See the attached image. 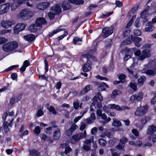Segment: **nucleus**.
<instances>
[{"label":"nucleus","instance_id":"f257e3e1","mask_svg":"<svg viewBox=\"0 0 156 156\" xmlns=\"http://www.w3.org/2000/svg\"><path fill=\"white\" fill-rule=\"evenodd\" d=\"M89 55H84L82 56V58H86L87 60L86 63L83 66V70L85 72L89 71L91 69V62L89 59H92L94 61H96V58L94 57L93 56H89Z\"/></svg>","mask_w":156,"mask_h":156},{"label":"nucleus","instance_id":"f03ea898","mask_svg":"<svg viewBox=\"0 0 156 156\" xmlns=\"http://www.w3.org/2000/svg\"><path fill=\"white\" fill-rule=\"evenodd\" d=\"M18 44L16 41L8 42L2 46L3 50L6 52H11L14 51L18 47Z\"/></svg>","mask_w":156,"mask_h":156},{"label":"nucleus","instance_id":"7ed1b4c3","mask_svg":"<svg viewBox=\"0 0 156 156\" xmlns=\"http://www.w3.org/2000/svg\"><path fill=\"white\" fill-rule=\"evenodd\" d=\"M86 132L84 131L83 133H79L72 136L70 139V143L73 144H75L81 139L85 138L86 136Z\"/></svg>","mask_w":156,"mask_h":156},{"label":"nucleus","instance_id":"20e7f679","mask_svg":"<svg viewBox=\"0 0 156 156\" xmlns=\"http://www.w3.org/2000/svg\"><path fill=\"white\" fill-rule=\"evenodd\" d=\"M30 12L27 9H24L18 14L17 18L18 19L22 18L23 20H26L30 17Z\"/></svg>","mask_w":156,"mask_h":156},{"label":"nucleus","instance_id":"39448f33","mask_svg":"<svg viewBox=\"0 0 156 156\" xmlns=\"http://www.w3.org/2000/svg\"><path fill=\"white\" fill-rule=\"evenodd\" d=\"M114 27L111 26L110 27H106L103 29L102 34L104 38H105L111 34L113 33Z\"/></svg>","mask_w":156,"mask_h":156},{"label":"nucleus","instance_id":"423d86ee","mask_svg":"<svg viewBox=\"0 0 156 156\" xmlns=\"http://www.w3.org/2000/svg\"><path fill=\"white\" fill-rule=\"evenodd\" d=\"M148 108V106L146 105L138 107L136 112L135 114L136 115L138 116L143 115L147 112Z\"/></svg>","mask_w":156,"mask_h":156},{"label":"nucleus","instance_id":"0eeeda50","mask_svg":"<svg viewBox=\"0 0 156 156\" xmlns=\"http://www.w3.org/2000/svg\"><path fill=\"white\" fill-rule=\"evenodd\" d=\"M108 107L110 109H115L116 110L119 111L124 110L125 109H129V108L128 107L123 106L120 107L118 105L114 104L108 105Z\"/></svg>","mask_w":156,"mask_h":156},{"label":"nucleus","instance_id":"6e6552de","mask_svg":"<svg viewBox=\"0 0 156 156\" xmlns=\"http://www.w3.org/2000/svg\"><path fill=\"white\" fill-rule=\"evenodd\" d=\"M14 22L12 21L9 20H3L1 23V26L6 29H8L11 27L12 25H14Z\"/></svg>","mask_w":156,"mask_h":156},{"label":"nucleus","instance_id":"1a4fd4ad","mask_svg":"<svg viewBox=\"0 0 156 156\" xmlns=\"http://www.w3.org/2000/svg\"><path fill=\"white\" fill-rule=\"evenodd\" d=\"M151 56L150 50L145 49L142 51L141 55L140 56L138 59L142 61L145 58L150 57Z\"/></svg>","mask_w":156,"mask_h":156},{"label":"nucleus","instance_id":"9d476101","mask_svg":"<svg viewBox=\"0 0 156 156\" xmlns=\"http://www.w3.org/2000/svg\"><path fill=\"white\" fill-rule=\"evenodd\" d=\"M10 4H3L0 6V14L6 13L9 9Z\"/></svg>","mask_w":156,"mask_h":156},{"label":"nucleus","instance_id":"9b49d317","mask_svg":"<svg viewBox=\"0 0 156 156\" xmlns=\"http://www.w3.org/2000/svg\"><path fill=\"white\" fill-rule=\"evenodd\" d=\"M25 27V25L24 23L18 24L14 28V33L16 34H17L19 31L23 30Z\"/></svg>","mask_w":156,"mask_h":156},{"label":"nucleus","instance_id":"f8f14e48","mask_svg":"<svg viewBox=\"0 0 156 156\" xmlns=\"http://www.w3.org/2000/svg\"><path fill=\"white\" fill-rule=\"evenodd\" d=\"M143 96V93L142 92H140L139 94L132 95L130 97V99L132 101L136 100L138 101H140L142 100Z\"/></svg>","mask_w":156,"mask_h":156},{"label":"nucleus","instance_id":"ddd939ff","mask_svg":"<svg viewBox=\"0 0 156 156\" xmlns=\"http://www.w3.org/2000/svg\"><path fill=\"white\" fill-rule=\"evenodd\" d=\"M46 23L47 22L45 19L41 17L36 20L35 23L37 27H41L42 25H45Z\"/></svg>","mask_w":156,"mask_h":156},{"label":"nucleus","instance_id":"4468645a","mask_svg":"<svg viewBox=\"0 0 156 156\" xmlns=\"http://www.w3.org/2000/svg\"><path fill=\"white\" fill-rule=\"evenodd\" d=\"M60 5L58 4L55 6L53 7L51 9V11L55 14H59L61 12V9L60 6Z\"/></svg>","mask_w":156,"mask_h":156},{"label":"nucleus","instance_id":"2eb2a0df","mask_svg":"<svg viewBox=\"0 0 156 156\" xmlns=\"http://www.w3.org/2000/svg\"><path fill=\"white\" fill-rule=\"evenodd\" d=\"M96 84L98 85V89L99 91L105 90L106 87L109 88L108 86L104 82L98 83L96 82Z\"/></svg>","mask_w":156,"mask_h":156},{"label":"nucleus","instance_id":"dca6fc26","mask_svg":"<svg viewBox=\"0 0 156 156\" xmlns=\"http://www.w3.org/2000/svg\"><path fill=\"white\" fill-rule=\"evenodd\" d=\"M49 3L48 2H45L40 3L37 5V8L39 10H43L46 9L49 5Z\"/></svg>","mask_w":156,"mask_h":156},{"label":"nucleus","instance_id":"f3484780","mask_svg":"<svg viewBox=\"0 0 156 156\" xmlns=\"http://www.w3.org/2000/svg\"><path fill=\"white\" fill-rule=\"evenodd\" d=\"M92 86L91 85H87L83 89L81 90L80 95H83L87 93L89 90L92 89Z\"/></svg>","mask_w":156,"mask_h":156},{"label":"nucleus","instance_id":"a211bd4d","mask_svg":"<svg viewBox=\"0 0 156 156\" xmlns=\"http://www.w3.org/2000/svg\"><path fill=\"white\" fill-rule=\"evenodd\" d=\"M61 136L60 130L59 129H58L54 132L53 136L54 139L58 140L60 138Z\"/></svg>","mask_w":156,"mask_h":156},{"label":"nucleus","instance_id":"6ab92c4d","mask_svg":"<svg viewBox=\"0 0 156 156\" xmlns=\"http://www.w3.org/2000/svg\"><path fill=\"white\" fill-rule=\"evenodd\" d=\"M156 131V127L153 125L148 126L147 131V133L151 134Z\"/></svg>","mask_w":156,"mask_h":156},{"label":"nucleus","instance_id":"aec40b11","mask_svg":"<svg viewBox=\"0 0 156 156\" xmlns=\"http://www.w3.org/2000/svg\"><path fill=\"white\" fill-rule=\"evenodd\" d=\"M24 38L26 41L31 42L34 40L35 36L33 34L27 35L24 36Z\"/></svg>","mask_w":156,"mask_h":156},{"label":"nucleus","instance_id":"412c9836","mask_svg":"<svg viewBox=\"0 0 156 156\" xmlns=\"http://www.w3.org/2000/svg\"><path fill=\"white\" fill-rule=\"evenodd\" d=\"M149 7H147L145 8L142 12L140 13V17L143 19H145L147 15L148 9Z\"/></svg>","mask_w":156,"mask_h":156},{"label":"nucleus","instance_id":"4be33fe9","mask_svg":"<svg viewBox=\"0 0 156 156\" xmlns=\"http://www.w3.org/2000/svg\"><path fill=\"white\" fill-rule=\"evenodd\" d=\"M62 5L64 10H68L71 8L69 3L67 1H64L62 3Z\"/></svg>","mask_w":156,"mask_h":156},{"label":"nucleus","instance_id":"5701e85b","mask_svg":"<svg viewBox=\"0 0 156 156\" xmlns=\"http://www.w3.org/2000/svg\"><path fill=\"white\" fill-rule=\"evenodd\" d=\"M142 73H145L147 75L149 76H155L156 74V73H155L154 71L151 69H149L146 71L144 70H142Z\"/></svg>","mask_w":156,"mask_h":156},{"label":"nucleus","instance_id":"b1692460","mask_svg":"<svg viewBox=\"0 0 156 156\" xmlns=\"http://www.w3.org/2000/svg\"><path fill=\"white\" fill-rule=\"evenodd\" d=\"M113 122L112 123V126L119 127L121 126L122 123L119 120H117L116 119H113Z\"/></svg>","mask_w":156,"mask_h":156},{"label":"nucleus","instance_id":"393cba45","mask_svg":"<svg viewBox=\"0 0 156 156\" xmlns=\"http://www.w3.org/2000/svg\"><path fill=\"white\" fill-rule=\"evenodd\" d=\"M142 41V39L140 37H135L133 40L136 46L139 47L140 46V44L139 42Z\"/></svg>","mask_w":156,"mask_h":156},{"label":"nucleus","instance_id":"a878e982","mask_svg":"<svg viewBox=\"0 0 156 156\" xmlns=\"http://www.w3.org/2000/svg\"><path fill=\"white\" fill-rule=\"evenodd\" d=\"M146 80V78L144 76H142L138 79V84L140 86L143 85L144 83Z\"/></svg>","mask_w":156,"mask_h":156},{"label":"nucleus","instance_id":"bb28decb","mask_svg":"<svg viewBox=\"0 0 156 156\" xmlns=\"http://www.w3.org/2000/svg\"><path fill=\"white\" fill-rule=\"evenodd\" d=\"M121 94V92L120 91L117 90H114L111 95V97L112 98H115L117 95H120Z\"/></svg>","mask_w":156,"mask_h":156},{"label":"nucleus","instance_id":"cd10ccee","mask_svg":"<svg viewBox=\"0 0 156 156\" xmlns=\"http://www.w3.org/2000/svg\"><path fill=\"white\" fill-rule=\"evenodd\" d=\"M30 154L31 156H39L40 153L35 150H32L30 151Z\"/></svg>","mask_w":156,"mask_h":156},{"label":"nucleus","instance_id":"c85d7f7f","mask_svg":"<svg viewBox=\"0 0 156 156\" xmlns=\"http://www.w3.org/2000/svg\"><path fill=\"white\" fill-rule=\"evenodd\" d=\"M64 30V29H63L61 28L60 27H59L58 29L54 30L52 32L50 33L49 36L50 37H51L57 33Z\"/></svg>","mask_w":156,"mask_h":156},{"label":"nucleus","instance_id":"c756f323","mask_svg":"<svg viewBox=\"0 0 156 156\" xmlns=\"http://www.w3.org/2000/svg\"><path fill=\"white\" fill-rule=\"evenodd\" d=\"M132 42V38L129 37L127 38L126 40L123 42H122L121 45H125L129 44L131 43Z\"/></svg>","mask_w":156,"mask_h":156},{"label":"nucleus","instance_id":"7c9ffc66","mask_svg":"<svg viewBox=\"0 0 156 156\" xmlns=\"http://www.w3.org/2000/svg\"><path fill=\"white\" fill-rule=\"evenodd\" d=\"M69 1L71 3L76 5L82 4L84 3V1L83 0H69Z\"/></svg>","mask_w":156,"mask_h":156},{"label":"nucleus","instance_id":"2f4dec72","mask_svg":"<svg viewBox=\"0 0 156 156\" xmlns=\"http://www.w3.org/2000/svg\"><path fill=\"white\" fill-rule=\"evenodd\" d=\"M101 116L103 119L105 120L104 121V123H107L111 120V119L109 117L107 119H106L107 118V115L105 113L102 114L101 115Z\"/></svg>","mask_w":156,"mask_h":156},{"label":"nucleus","instance_id":"473e14b6","mask_svg":"<svg viewBox=\"0 0 156 156\" xmlns=\"http://www.w3.org/2000/svg\"><path fill=\"white\" fill-rule=\"evenodd\" d=\"M36 23L33 24L31 25L30 27L29 30H30L32 32H36L37 30V27Z\"/></svg>","mask_w":156,"mask_h":156},{"label":"nucleus","instance_id":"72a5a7b5","mask_svg":"<svg viewBox=\"0 0 156 156\" xmlns=\"http://www.w3.org/2000/svg\"><path fill=\"white\" fill-rule=\"evenodd\" d=\"M9 123L7 122H5L3 124L2 126L3 127L4 131L6 133H7L9 130L8 128Z\"/></svg>","mask_w":156,"mask_h":156},{"label":"nucleus","instance_id":"f704fd0d","mask_svg":"<svg viewBox=\"0 0 156 156\" xmlns=\"http://www.w3.org/2000/svg\"><path fill=\"white\" fill-rule=\"evenodd\" d=\"M73 105L75 109H78L79 107V101L78 100H76L73 102Z\"/></svg>","mask_w":156,"mask_h":156},{"label":"nucleus","instance_id":"c9c22d12","mask_svg":"<svg viewBox=\"0 0 156 156\" xmlns=\"http://www.w3.org/2000/svg\"><path fill=\"white\" fill-rule=\"evenodd\" d=\"M98 143L101 145L104 146H105L107 142L105 139H100L99 140Z\"/></svg>","mask_w":156,"mask_h":156},{"label":"nucleus","instance_id":"e433bc0d","mask_svg":"<svg viewBox=\"0 0 156 156\" xmlns=\"http://www.w3.org/2000/svg\"><path fill=\"white\" fill-rule=\"evenodd\" d=\"M94 140L93 137L90 138L89 139H87L84 141L85 144L86 145H90L91 143Z\"/></svg>","mask_w":156,"mask_h":156},{"label":"nucleus","instance_id":"4c0bfd02","mask_svg":"<svg viewBox=\"0 0 156 156\" xmlns=\"http://www.w3.org/2000/svg\"><path fill=\"white\" fill-rule=\"evenodd\" d=\"M130 32V30L129 29H126L123 31V34L124 36L126 37L128 36Z\"/></svg>","mask_w":156,"mask_h":156},{"label":"nucleus","instance_id":"58836bf2","mask_svg":"<svg viewBox=\"0 0 156 156\" xmlns=\"http://www.w3.org/2000/svg\"><path fill=\"white\" fill-rule=\"evenodd\" d=\"M47 108L49 110V112H52L53 114L54 115L56 114V112L55 110V108L54 107L50 106V107H48Z\"/></svg>","mask_w":156,"mask_h":156},{"label":"nucleus","instance_id":"ea45409f","mask_svg":"<svg viewBox=\"0 0 156 156\" xmlns=\"http://www.w3.org/2000/svg\"><path fill=\"white\" fill-rule=\"evenodd\" d=\"M154 29L153 26H150L145 28L144 31L147 32H151L153 31Z\"/></svg>","mask_w":156,"mask_h":156},{"label":"nucleus","instance_id":"a19ab883","mask_svg":"<svg viewBox=\"0 0 156 156\" xmlns=\"http://www.w3.org/2000/svg\"><path fill=\"white\" fill-rule=\"evenodd\" d=\"M149 139L150 140H152L153 142L155 143L156 142V135L155 134L151 135L150 137H149Z\"/></svg>","mask_w":156,"mask_h":156},{"label":"nucleus","instance_id":"79ce46f5","mask_svg":"<svg viewBox=\"0 0 156 156\" xmlns=\"http://www.w3.org/2000/svg\"><path fill=\"white\" fill-rule=\"evenodd\" d=\"M126 77V76L124 74H122L119 76V79L120 80L121 82L123 83Z\"/></svg>","mask_w":156,"mask_h":156},{"label":"nucleus","instance_id":"37998d69","mask_svg":"<svg viewBox=\"0 0 156 156\" xmlns=\"http://www.w3.org/2000/svg\"><path fill=\"white\" fill-rule=\"evenodd\" d=\"M74 44H76L77 43L80 41H82V38H79L78 37H76L73 39Z\"/></svg>","mask_w":156,"mask_h":156},{"label":"nucleus","instance_id":"c03bdc74","mask_svg":"<svg viewBox=\"0 0 156 156\" xmlns=\"http://www.w3.org/2000/svg\"><path fill=\"white\" fill-rule=\"evenodd\" d=\"M34 132L37 134H40L41 132L40 127L38 126H36L34 129Z\"/></svg>","mask_w":156,"mask_h":156},{"label":"nucleus","instance_id":"a18cd8bd","mask_svg":"<svg viewBox=\"0 0 156 156\" xmlns=\"http://www.w3.org/2000/svg\"><path fill=\"white\" fill-rule=\"evenodd\" d=\"M135 125L137 128H138L140 130H141L144 126L140 122H138L137 123L135 124Z\"/></svg>","mask_w":156,"mask_h":156},{"label":"nucleus","instance_id":"49530a36","mask_svg":"<svg viewBox=\"0 0 156 156\" xmlns=\"http://www.w3.org/2000/svg\"><path fill=\"white\" fill-rule=\"evenodd\" d=\"M18 67V65H14L12 66L9 67L8 68H7L6 69L4 70V72H8L9 71H10V70H11L12 69H13L16 68Z\"/></svg>","mask_w":156,"mask_h":156},{"label":"nucleus","instance_id":"de8ad7c7","mask_svg":"<svg viewBox=\"0 0 156 156\" xmlns=\"http://www.w3.org/2000/svg\"><path fill=\"white\" fill-rule=\"evenodd\" d=\"M8 41L7 39L2 37H0V44H2L7 42Z\"/></svg>","mask_w":156,"mask_h":156},{"label":"nucleus","instance_id":"09e8293b","mask_svg":"<svg viewBox=\"0 0 156 156\" xmlns=\"http://www.w3.org/2000/svg\"><path fill=\"white\" fill-rule=\"evenodd\" d=\"M83 148L86 151H88L90 150V147L88 145L83 144Z\"/></svg>","mask_w":156,"mask_h":156},{"label":"nucleus","instance_id":"8fccbe9b","mask_svg":"<svg viewBox=\"0 0 156 156\" xmlns=\"http://www.w3.org/2000/svg\"><path fill=\"white\" fill-rule=\"evenodd\" d=\"M78 126L75 123L72 124L71 127L70 128L73 132L75 131L78 128Z\"/></svg>","mask_w":156,"mask_h":156},{"label":"nucleus","instance_id":"3c124183","mask_svg":"<svg viewBox=\"0 0 156 156\" xmlns=\"http://www.w3.org/2000/svg\"><path fill=\"white\" fill-rule=\"evenodd\" d=\"M120 142L122 144H125L128 141L127 138L125 137H123L120 140Z\"/></svg>","mask_w":156,"mask_h":156},{"label":"nucleus","instance_id":"603ef678","mask_svg":"<svg viewBox=\"0 0 156 156\" xmlns=\"http://www.w3.org/2000/svg\"><path fill=\"white\" fill-rule=\"evenodd\" d=\"M40 137L41 139L44 140L49 141L48 137L44 134H41L40 135Z\"/></svg>","mask_w":156,"mask_h":156},{"label":"nucleus","instance_id":"864d4df0","mask_svg":"<svg viewBox=\"0 0 156 156\" xmlns=\"http://www.w3.org/2000/svg\"><path fill=\"white\" fill-rule=\"evenodd\" d=\"M138 5L135 6L130 10V12H129V14L130 15L131 14H132V13H133L134 12L133 11H136V10H137L138 9Z\"/></svg>","mask_w":156,"mask_h":156},{"label":"nucleus","instance_id":"5fc2aeb1","mask_svg":"<svg viewBox=\"0 0 156 156\" xmlns=\"http://www.w3.org/2000/svg\"><path fill=\"white\" fill-rule=\"evenodd\" d=\"M72 150L71 148L70 147H66L65 148L64 153L66 154H67Z\"/></svg>","mask_w":156,"mask_h":156},{"label":"nucleus","instance_id":"6e6d98bb","mask_svg":"<svg viewBox=\"0 0 156 156\" xmlns=\"http://www.w3.org/2000/svg\"><path fill=\"white\" fill-rule=\"evenodd\" d=\"M96 96L100 101H102L103 100V98L100 92H98Z\"/></svg>","mask_w":156,"mask_h":156},{"label":"nucleus","instance_id":"4d7b16f0","mask_svg":"<svg viewBox=\"0 0 156 156\" xmlns=\"http://www.w3.org/2000/svg\"><path fill=\"white\" fill-rule=\"evenodd\" d=\"M134 34L136 36H139L141 34V32L140 30L138 29H135L133 31Z\"/></svg>","mask_w":156,"mask_h":156},{"label":"nucleus","instance_id":"13d9d810","mask_svg":"<svg viewBox=\"0 0 156 156\" xmlns=\"http://www.w3.org/2000/svg\"><path fill=\"white\" fill-rule=\"evenodd\" d=\"M141 124L144 126L147 122V119L146 117L142 118L140 122Z\"/></svg>","mask_w":156,"mask_h":156},{"label":"nucleus","instance_id":"bf43d9fd","mask_svg":"<svg viewBox=\"0 0 156 156\" xmlns=\"http://www.w3.org/2000/svg\"><path fill=\"white\" fill-rule=\"evenodd\" d=\"M62 83L60 82H58L56 84L55 86V88L57 89H59L61 86Z\"/></svg>","mask_w":156,"mask_h":156},{"label":"nucleus","instance_id":"052dcab7","mask_svg":"<svg viewBox=\"0 0 156 156\" xmlns=\"http://www.w3.org/2000/svg\"><path fill=\"white\" fill-rule=\"evenodd\" d=\"M96 77L97 79H100L101 80H106L107 81H108V79L107 78L105 77H102L100 75L97 76H96Z\"/></svg>","mask_w":156,"mask_h":156},{"label":"nucleus","instance_id":"680f3d73","mask_svg":"<svg viewBox=\"0 0 156 156\" xmlns=\"http://www.w3.org/2000/svg\"><path fill=\"white\" fill-rule=\"evenodd\" d=\"M44 114V112L41 110H38L37 113V115L38 117H40Z\"/></svg>","mask_w":156,"mask_h":156},{"label":"nucleus","instance_id":"e2e57ef3","mask_svg":"<svg viewBox=\"0 0 156 156\" xmlns=\"http://www.w3.org/2000/svg\"><path fill=\"white\" fill-rule=\"evenodd\" d=\"M55 14L53 12H50L48 13V16L50 19H53L55 17Z\"/></svg>","mask_w":156,"mask_h":156},{"label":"nucleus","instance_id":"0e129e2a","mask_svg":"<svg viewBox=\"0 0 156 156\" xmlns=\"http://www.w3.org/2000/svg\"><path fill=\"white\" fill-rule=\"evenodd\" d=\"M73 131L70 128L66 132V134L68 136H70L72 134Z\"/></svg>","mask_w":156,"mask_h":156},{"label":"nucleus","instance_id":"69168bd1","mask_svg":"<svg viewBox=\"0 0 156 156\" xmlns=\"http://www.w3.org/2000/svg\"><path fill=\"white\" fill-rule=\"evenodd\" d=\"M130 86L134 90H136V85L133 83H130Z\"/></svg>","mask_w":156,"mask_h":156},{"label":"nucleus","instance_id":"338daca9","mask_svg":"<svg viewBox=\"0 0 156 156\" xmlns=\"http://www.w3.org/2000/svg\"><path fill=\"white\" fill-rule=\"evenodd\" d=\"M97 132V129L96 127H94L91 130V133L92 134H95Z\"/></svg>","mask_w":156,"mask_h":156},{"label":"nucleus","instance_id":"774afa93","mask_svg":"<svg viewBox=\"0 0 156 156\" xmlns=\"http://www.w3.org/2000/svg\"><path fill=\"white\" fill-rule=\"evenodd\" d=\"M132 132L136 136H138L139 135V133L137 130L135 129H132Z\"/></svg>","mask_w":156,"mask_h":156}]
</instances>
